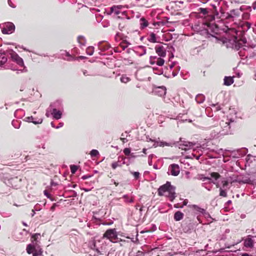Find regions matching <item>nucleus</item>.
<instances>
[{
    "instance_id": "nucleus-1",
    "label": "nucleus",
    "mask_w": 256,
    "mask_h": 256,
    "mask_svg": "<svg viewBox=\"0 0 256 256\" xmlns=\"http://www.w3.org/2000/svg\"><path fill=\"white\" fill-rule=\"evenodd\" d=\"M220 6L219 2L216 0L214 4L210 3L209 4V42H212L226 43L228 47L232 48L236 50H238L242 46L237 38V31L234 28H230L227 32L230 36L223 38L219 34V28L215 24H211L210 22L216 19L219 20L220 14L217 8Z\"/></svg>"
},
{
    "instance_id": "nucleus-2",
    "label": "nucleus",
    "mask_w": 256,
    "mask_h": 256,
    "mask_svg": "<svg viewBox=\"0 0 256 256\" xmlns=\"http://www.w3.org/2000/svg\"><path fill=\"white\" fill-rule=\"evenodd\" d=\"M158 194L160 196H165L171 201L176 198L175 187L172 186L170 182H167L166 184L160 186L158 190Z\"/></svg>"
},
{
    "instance_id": "nucleus-3",
    "label": "nucleus",
    "mask_w": 256,
    "mask_h": 256,
    "mask_svg": "<svg viewBox=\"0 0 256 256\" xmlns=\"http://www.w3.org/2000/svg\"><path fill=\"white\" fill-rule=\"evenodd\" d=\"M235 118H228L227 116L225 122L222 120L220 123L221 126L222 127V130L221 131L217 132H215L214 135H212V138H214L219 133H220L222 135L228 134H232L231 127L234 126L236 122Z\"/></svg>"
},
{
    "instance_id": "nucleus-4",
    "label": "nucleus",
    "mask_w": 256,
    "mask_h": 256,
    "mask_svg": "<svg viewBox=\"0 0 256 256\" xmlns=\"http://www.w3.org/2000/svg\"><path fill=\"white\" fill-rule=\"evenodd\" d=\"M193 28L200 35L207 38L208 37V20L202 19L194 25Z\"/></svg>"
},
{
    "instance_id": "nucleus-5",
    "label": "nucleus",
    "mask_w": 256,
    "mask_h": 256,
    "mask_svg": "<svg viewBox=\"0 0 256 256\" xmlns=\"http://www.w3.org/2000/svg\"><path fill=\"white\" fill-rule=\"evenodd\" d=\"M212 182L215 184L217 188H227L228 182L225 178H222L218 172H212L210 174V178H209V182Z\"/></svg>"
},
{
    "instance_id": "nucleus-6",
    "label": "nucleus",
    "mask_w": 256,
    "mask_h": 256,
    "mask_svg": "<svg viewBox=\"0 0 256 256\" xmlns=\"http://www.w3.org/2000/svg\"><path fill=\"white\" fill-rule=\"evenodd\" d=\"M0 28H2V32L4 34H10L12 33L15 30V26L10 22H6L0 24Z\"/></svg>"
},
{
    "instance_id": "nucleus-7",
    "label": "nucleus",
    "mask_w": 256,
    "mask_h": 256,
    "mask_svg": "<svg viewBox=\"0 0 256 256\" xmlns=\"http://www.w3.org/2000/svg\"><path fill=\"white\" fill-rule=\"evenodd\" d=\"M7 53L10 56L12 60L20 66L24 65L22 59L13 50H10L7 51Z\"/></svg>"
},
{
    "instance_id": "nucleus-8",
    "label": "nucleus",
    "mask_w": 256,
    "mask_h": 256,
    "mask_svg": "<svg viewBox=\"0 0 256 256\" xmlns=\"http://www.w3.org/2000/svg\"><path fill=\"white\" fill-rule=\"evenodd\" d=\"M103 237L106 238L113 242H114L118 238L115 229L108 230L104 234Z\"/></svg>"
},
{
    "instance_id": "nucleus-9",
    "label": "nucleus",
    "mask_w": 256,
    "mask_h": 256,
    "mask_svg": "<svg viewBox=\"0 0 256 256\" xmlns=\"http://www.w3.org/2000/svg\"><path fill=\"white\" fill-rule=\"evenodd\" d=\"M180 144H179V148L185 150L193 148L194 146L195 145V143L182 140V138H180Z\"/></svg>"
},
{
    "instance_id": "nucleus-10",
    "label": "nucleus",
    "mask_w": 256,
    "mask_h": 256,
    "mask_svg": "<svg viewBox=\"0 0 256 256\" xmlns=\"http://www.w3.org/2000/svg\"><path fill=\"white\" fill-rule=\"evenodd\" d=\"M168 172L170 174L177 176L180 172V168L178 164H172L169 166Z\"/></svg>"
},
{
    "instance_id": "nucleus-11",
    "label": "nucleus",
    "mask_w": 256,
    "mask_h": 256,
    "mask_svg": "<svg viewBox=\"0 0 256 256\" xmlns=\"http://www.w3.org/2000/svg\"><path fill=\"white\" fill-rule=\"evenodd\" d=\"M125 158L123 156H119L116 162H113L112 164V169L115 170L118 167H121L123 164H125Z\"/></svg>"
},
{
    "instance_id": "nucleus-12",
    "label": "nucleus",
    "mask_w": 256,
    "mask_h": 256,
    "mask_svg": "<svg viewBox=\"0 0 256 256\" xmlns=\"http://www.w3.org/2000/svg\"><path fill=\"white\" fill-rule=\"evenodd\" d=\"M150 62L152 64H156L158 66H162L164 64V60L162 58L151 56L150 58Z\"/></svg>"
},
{
    "instance_id": "nucleus-13",
    "label": "nucleus",
    "mask_w": 256,
    "mask_h": 256,
    "mask_svg": "<svg viewBox=\"0 0 256 256\" xmlns=\"http://www.w3.org/2000/svg\"><path fill=\"white\" fill-rule=\"evenodd\" d=\"M153 92L158 96H164L166 92V89L164 86H158L154 88Z\"/></svg>"
},
{
    "instance_id": "nucleus-14",
    "label": "nucleus",
    "mask_w": 256,
    "mask_h": 256,
    "mask_svg": "<svg viewBox=\"0 0 256 256\" xmlns=\"http://www.w3.org/2000/svg\"><path fill=\"white\" fill-rule=\"evenodd\" d=\"M146 48L142 46H138L134 48V52L138 56H142L146 54Z\"/></svg>"
},
{
    "instance_id": "nucleus-15",
    "label": "nucleus",
    "mask_w": 256,
    "mask_h": 256,
    "mask_svg": "<svg viewBox=\"0 0 256 256\" xmlns=\"http://www.w3.org/2000/svg\"><path fill=\"white\" fill-rule=\"evenodd\" d=\"M156 52L161 57H164L166 55L165 48L162 46H157L155 48Z\"/></svg>"
},
{
    "instance_id": "nucleus-16",
    "label": "nucleus",
    "mask_w": 256,
    "mask_h": 256,
    "mask_svg": "<svg viewBox=\"0 0 256 256\" xmlns=\"http://www.w3.org/2000/svg\"><path fill=\"white\" fill-rule=\"evenodd\" d=\"M188 206L196 214H204L205 212V210L204 208H200L196 205H188Z\"/></svg>"
},
{
    "instance_id": "nucleus-17",
    "label": "nucleus",
    "mask_w": 256,
    "mask_h": 256,
    "mask_svg": "<svg viewBox=\"0 0 256 256\" xmlns=\"http://www.w3.org/2000/svg\"><path fill=\"white\" fill-rule=\"evenodd\" d=\"M50 111L51 114L53 116L54 118L56 120H59L62 118V112L60 110H57L56 108H53Z\"/></svg>"
},
{
    "instance_id": "nucleus-18",
    "label": "nucleus",
    "mask_w": 256,
    "mask_h": 256,
    "mask_svg": "<svg viewBox=\"0 0 256 256\" xmlns=\"http://www.w3.org/2000/svg\"><path fill=\"white\" fill-rule=\"evenodd\" d=\"M242 8L240 9L232 10L228 14V17L230 18H236L238 17L240 14V12L242 11Z\"/></svg>"
},
{
    "instance_id": "nucleus-19",
    "label": "nucleus",
    "mask_w": 256,
    "mask_h": 256,
    "mask_svg": "<svg viewBox=\"0 0 256 256\" xmlns=\"http://www.w3.org/2000/svg\"><path fill=\"white\" fill-rule=\"evenodd\" d=\"M244 246L246 248H252L254 246V240L251 236H248L244 241Z\"/></svg>"
},
{
    "instance_id": "nucleus-20",
    "label": "nucleus",
    "mask_w": 256,
    "mask_h": 256,
    "mask_svg": "<svg viewBox=\"0 0 256 256\" xmlns=\"http://www.w3.org/2000/svg\"><path fill=\"white\" fill-rule=\"evenodd\" d=\"M122 6H114L110 8V13H113L116 15H118L120 14V9L122 8Z\"/></svg>"
},
{
    "instance_id": "nucleus-21",
    "label": "nucleus",
    "mask_w": 256,
    "mask_h": 256,
    "mask_svg": "<svg viewBox=\"0 0 256 256\" xmlns=\"http://www.w3.org/2000/svg\"><path fill=\"white\" fill-rule=\"evenodd\" d=\"M99 49L102 51H106L110 48V44L102 42H100L98 44Z\"/></svg>"
},
{
    "instance_id": "nucleus-22",
    "label": "nucleus",
    "mask_w": 256,
    "mask_h": 256,
    "mask_svg": "<svg viewBox=\"0 0 256 256\" xmlns=\"http://www.w3.org/2000/svg\"><path fill=\"white\" fill-rule=\"evenodd\" d=\"M220 156V152H215L214 150H210L209 149V159L218 158Z\"/></svg>"
},
{
    "instance_id": "nucleus-23",
    "label": "nucleus",
    "mask_w": 256,
    "mask_h": 256,
    "mask_svg": "<svg viewBox=\"0 0 256 256\" xmlns=\"http://www.w3.org/2000/svg\"><path fill=\"white\" fill-rule=\"evenodd\" d=\"M26 121L28 122H32L34 124H42L43 120L42 118H38V120H34V118L32 116H28L26 118Z\"/></svg>"
},
{
    "instance_id": "nucleus-24",
    "label": "nucleus",
    "mask_w": 256,
    "mask_h": 256,
    "mask_svg": "<svg viewBox=\"0 0 256 256\" xmlns=\"http://www.w3.org/2000/svg\"><path fill=\"white\" fill-rule=\"evenodd\" d=\"M246 150H237L238 154H236V152H233L234 157L240 158L244 156L246 154Z\"/></svg>"
},
{
    "instance_id": "nucleus-25",
    "label": "nucleus",
    "mask_w": 256,
    "mask_h": 256,
    "mask_svg": "<svg viewBox=\"0 0 256 256\" xmlns=\"http://www.w3.org/2000/svg\"><path fill=\"white\" fill-rule=\"evenodd\" d=\"M174 218L176 221H179L183 218L184 214L180 211H178L174 213Z\"/></svg>"
},
{
    "instance_id": "nucleus-26",
    "label": "nucleus",
    "mask_w": 256,
    "mask_h": 256,
    "mask_svg": "<svg viewBox=\"0 0 256 256\" xmlns=\"http://www.w3.org/2000/svg\"><path fill=\"white\" fill-rule=\"evenodd\" d=\"M224 84L226 86H230L234 82L233 77L225 76L224 78Z\"/></svg>"
},
{
    "instance_id": "nucleus-27",
    "label": "nucleus",
    "mask_w": 256,
    "mask_h": 256,
    "mask_svg": "<svg viewBox=\"0 0 256 256\" xmlns=\"http://www.w3.org/2000/svg\"><path fill=\"white\" fill-rule=\"evenodd\" d=\"M140 28L141 29H144L148 26V22L144 18H142L140 20Z\"/></svg>"
},
{
    "instance_id": "nucleus-28",
    "label": "nucleus",
    "mask_w": 256,
    "mask_h": 256,
    "mask_svg": "<svg viewBox=\"0 0 256 256\" xmlns=\"http://www.w3.org/2000/svg\"><path fill=\"white\" fill-rule=\"evenodd\" d=\"M158 146H162L164 147V146H172L173 145L175 144V142H167L163 141H158Z\"/></svg>"
},
{
    "instance_id": "nucleus-29",
    "label": "nucleus",
    "mask_w": 256,
    "mask_h": 256,
    "mask_svg": "<svg viewBox=\"0 0 256 256\" xmlns=\"http://www.w3.org/2000/svg\"><path fill=\"white\" fill-rule=\"evenodd\" d=\"M7 60L8 59L6 56V53H0V66L4 64Z\"/></svg>"
},
{
    "instance_id": "nucleus-30",
    "label": "nucleus",
    "mask_w": 256,
    "mask_h": 256,
    "mask_svg": "<svg viewBox=\"0 0 256 256\" xmlns=\"http://www.w3.org/2000/svg\"><path fill=\"white\" fill-rule=\"evenodd\" d=\"M124 200V202L126 203H132L134 202V198H130L128 194H124L122 197Z\"/></svg>"
},
{
    "instance_id": "nucleus-31",
    "label": "nucleus",
    "mask_w": 256,
    "mask_h": 256,
    "mask_svg": "<svg viewBox=\"0 0 256 256\" xmlns=\"http://www.w3.org/2000/svg\"><path fill=\"white\" fill-rule=\"evenodd\" d=\"M131 44L126 40H123L120 44V46L122 48V50H124L128 46Z\"/></svg>"
},
{
    "instance_id": "nucleus-32",
    "label": "nucleus",
    "mask_w": 256,
    "mask_h": 256,
    "mask_svg": "<svg viewBox=\"0 0 256 256\" xmlns=\"http://www.w3.org/2000/svg\"><path fill=\"white\" fill-rule=\"evenodd\" d=\"M204 100V96L203 94H198L196 97V100L198 104L202 103Z\"/></svg>"
},
{
    "instance_id": "nucleus-33",
    "label": "nucleus",
    "mask_w": 256,
    "mask_h": 256,
    "mask_svg": "<svg viewBox=\"0 0 256 256\" xmlns=\"http://www.w3.org/2000/svg\"><path fill=\"white\" fill-rule=\"evenodd\" d=\"M78 41L81 46H84L86 43V40L83 36H78Z\"/></svg>"
},
{
    "instance_id": "nucleus-34",
    "label": "nucleus",
    "mask_w": 256,
    "mask_h": 256,
    "mask_svg": "<svg viewBox=\"0 0 256 256\" xmlns=\"http://www.w3.org/2000/svg\"><path fill=\"white\" fill-rule=\"evenodd\" d=\"M148 39L151 42H156V34L153 32L150 34Z\"/></svg>"
},
{
    "instance_id": "nucleus-35",
    "label": "nucleus",
    "mask_w": 256,
    "mask_h": 256,
    "mask_svg": "<svg viewBox=\"0 0 256 256\" xmlns=\"http://www.w3.org/2000/svg\"><path fill=\"white\" fill-rule=\"evenodd\" d=\"M21 122L20 120H13L12 124L16 128H19L20 126Z\"/></svg>"
},
{
    "instance_id": "nucleus-36",
    "label": "nucleus",
    "mask_w": 256,
    "mask_h": 256,
    "mask_svg": "<svg viewBox=\"0 0 256 256\" xmlns=\"http://www.w3.org/2000/svg\"><path fill=\"white\" fill-rule=\"evenodd\" d=\"M90 248L94 250H96L98 254L100 252V250H98V248L96 246V242L94 240H92L90 243Z\"/></svg>"
},
{
    "instance_id": "nucleus-37",
    "label": "nucleus",
    "mask_w": 256,
    "mask_h": 256,
    "mask_svg": "<svg viewBox=\"0 0 256 256\" xmlns=\"http://www.w3.org/2000/svg\"><path fill=\"white\" fill-rule=\"evenodd\" d=\"M34 248H35V247L34 245H32V244H29L27 246V247H26V252L28 254H30L32 252Z\"/></svg>"
},
{
    "instance_id": "nucleus-38",
    "label": "nucleus",
    "mask_w": 256,
    "mask_h": 256,
    "mask_svg": "<svg viewBox=\"0 0 256 256\" xmlns=\"http://www.w3.org/2000/svg\"><path fill=\"white\" fill-rule=\"evenodd\" d=\"M120 80L122 82L127 83L130 80V78L126 75H122Z\"/></svg>"
},
{
    "instance_id": "nucleus-39",
    "label": "nucleus",
    "mask_w": 256,
    "mask_h": 256,
    "mask_svg": "<svg viewBox=\"0 0 256 256\" xmlns=\"http://www.w3.org/2000/svg\"><path fill=\"white\" fill-rule=\"evenodd\" d=\"M94 52V47L93 46H89L86 48V52L90 56L92 55Z\"/></svg>"
},
{
    "instance_id": "nucleus-40",
    "label": "nucleus",
    "mask_w": 256,
    "mask_h": 256,
    "mask_svg": "<svg viewBox=\"0 0 256 256\" xmlns=\"http://www.w3.org/2000/svg\"><path fill=\"white\" fill-rule=\"evenodd\" d=\"M197 178L199 180H202L203 181L208 180V178L206 176H204L202 174H198L197 176Z\"/></svg>"
},
{
    "instance_id": "nucleus-41",
    "label": "nucleus",
    "mask_w": 256,
    "mask_h": 256,
    "mask_svg": "<svg viewBox=\"0 0 256 256\" xmlns=\"http://www.w3.org/2000/svg\"><path fill=\"white\" fill-rule=\"evenodd\" d=\"M90 154L92 157L96 156L99 155V152L96 150H92L90 151Z\"/></svg>"
},
{
    "instance_id": "nucleus-42",
    "label": "nucleus",
    "mask_w": 256,
    "mask_h": 256,
    "mask_svg": "<svg viewBox=\"0 0 256 256\" xmlns=\"http://www.w3.org/2000/svg\"><path fill=\"white\" fill-rule=\"evenodd\" d=\"M70 171H71V172L72 174H75V172H76V170H78V166H75V165H71L70 166Z\"/></svg>"
},
{
    "instance_id": "nucleus-43",
    "label": "nucleus",
    "mask_w": 256,
    "mask_h": 256,
    "mask_svg": "<svg viewBox=\"0 0 256 256\" xmlns=\"http://www.w3.org/2000/svg\"><path fill=\"white\" fill-rule=\"evenodd\" d=\"M188 200H184V201L183 202V204L182 206H178V204H175L174 205V207L176 208H182L184 206H186L188 204Z\"/></svg>"
},
{
    "instance_id": "nucleus-44",
    "label": "nucleus",
    "mask_w": 256,
    "mask_h": 256,
    "mask_svg": "<svg viewBox=\"0 0 256 256\" xmlns=\"http://www.w3.org/2000/svg\"><path fill=\"white\" fill-rule=\"evenodd\" d=\"M40 236V234H35L32 235V238L34 239V241H36V244L37 242V240L39 238Z\"/></svg>"
},
{
    "instance_id": "nucleus-45",
    "label": "nucleus",
    "mask_w": 256,
    "mask_h": 256,
    "mask_svg": "<svg viewBox=\"0 0 256 256\" xmlns=\"http://www.w3.org/2000/svg\"><path fill=\"white\" fill-rule=\"evenodd\" d=\"M220 196H224V197H226V192L225 190H223L222 188V187L220 188Z\"/></svg>"
},
{
    "instance_id": "nucleus-46",
    "label": "nucleus",
    "mask_w": 256,
    "mask_h": 256,
    "mask_svg": "<svg viewBox=\"0 0 256 256\" xmlns=\"http://www.w3.org/2000/svg\"><path fill=\"white\" fill-rule=\"evenodd\" d=\"M123 152L124 154L126 156L130 154V148H125Z\"/></svg>"
},
{
    "instance_id": "nucleus-47",
    "label": "nucleus",
    "mask_w": 256,
    "mask_h": 256,
    "mask_svg": "<svg viewBox=\"0 0 256 256\" xmlns=\"http://www.w3.org/2000/svg\"><path fill=\"white\" fill-rule=\"evenodd\" d=\"M132 174H133L134 178L138 180L140 176V174L138 172H132Z\"/></svg>"
},
{
    "instance_id": "nucleus-48",
    "label": "nucleus",
    "mask_w": 256,
    "mask_h": 256,
    "mask_svg": "<svg viewBox=\"0 0 256 256\" xmlns=\"http://www.w3.org/2000/svg\"><path fill=\"white\" fill-rule=\"evenodd\" d=\"M154 156V154H152L148 156V163L149 165H152V159Z\"/></svg>"
},
{
    "instance_id": "nucleus-49",
    "label": "nucleus",
    "mask_w": 256,
    "mask_h": 256,
    "mask_svg": "<svg viewBox=\"0 0 256 256\" xmlns=\"http://www.w3.org/2000/svg\"><path fill=\"white\" fill-rule=\"evenodd\" d=\"M212 106L215 108V111H218L220 109V106L218 104H216V105L212 104Z\"/></svg>"
},
{
    "instance_id": "nucleus-50",
    "label": "nucleus",
    "mask_w": 256,
    "mask_h": 256,
    "mask_svg": "<svg viewBox=\"0 0 256 256\" xmlns=\"http://www.w3.org/2000/svg\"><path fill=\"white\" fill-rule=\"evenodd\" d=\"M135 256H145V254L142 252L138 250Z\"/></svg>"
},
{
    "instance_id": "nucleus-51",
    "label": "nucleus",
    "mask_w": 256,
    "mask_h": 256,
    "mask_svg": "<svg viewBox=\"0 0 256 256\" xmlns=\"http://www.w3.org/2000/svg\"><path fill=\"white\" fill-rule=\"evenodd\" d=\"M44 194L48 198L51 199L52 200H53L52 198H50V195L48 193V192L46 190L44 191Z\"/></svg>"
},
{
    "instance_id": "nucleus-52",
    "label": "nucleus",
    "mask_w": 256,
    "mask_h": 256,
    "mask_svg": "<svg viewBox=\"0 0 256 256\" xmlns=\"http://www.w3.org/2000/svg\"><path fill=\"white\" fill-rule=\"evenodd\" d=\"M8 4L9 6L13 8L16 7V6L12 2L11 0H8Z\"/></svg>"
},
{
    "instance_id": "nucleus-53",
    "label": "nucleus",
    "mask_w": 256,
    "mask_h": 256,
    "mask_svg": "<svg viewBox=\"0 0 256 256\" xmlns=\"http://www.w3.org/2000/svg\"><path fill=\"white\" fill-rule=\"evenodd\" d=\"M91 177V176L90 175H84V176H83L82 177V178L84 180H85Z\"/></svg>"
},
{
    "instance_id": "nucleus-54",
    "label": "nucleus",
    "mask_w": 256,
    "mask_h": 256,
    "mask_svg": "<svg viewBox=\"0 0 256 256\" xmlns=\"http://www.w3.org/2000/svg\"><path fill=\"white\" fill-rule=\"evenodd\" d=\"M56 206L57 204H54L50 208V210L52 211H54Z\"/></svg>"
},
{
    "instance_id": "nucleus-55",
    "label": "nucleus",
    "mask_w": 256,
    "mask_h": 256,
    "mask_svg": "<svg viewBox=\"0 0 256 256\" xmlns=\"http://www.w3.org/2000/svg\"><path fill=\"white\" fill-rule=\"evenodd\" d=\"M200 12H202L204 14H206V12H207L206 8H200Z\"/></svg>"
},
{
    "instance_id": "nucleus-56",
    "label": "nucleus",
    "mask_w": 256,
    "mask_h": 256,
    "mask_svg": "<svg viewBox=\"0 0 256 256\" xmlns=\"http://www.w3.org/2000/svg\"><path fill=\"white\" fill-rule=\"evenodd\" d=\"M114 50L116 52H121L122 50H119V48L118 47L114 48Z\"/></svg>"
},
{
    "instance_id": "nucleus-57",
    "label": "nucleus",
    "mask_w": 256,
    "mask_h": 256,
    "mask_svg": "<svg viewBox=\"0 0 256 256\" xmlns=\"http://www.w3.org/2000/svg\"><path fill=\"white\" fill-rule=\"evenodd\" d=\"M153 146L154 147V148H156L157 146H158V141H154V144H153Z\"/></svg>"
},
{
    "instance_id": "nucleus-58",
    "label": "nucleus",
    "mask_w": 256,
    "mask_h": 256,
    "mask_svg": "<svg viewBox=\"0 0 256 256\" xmlns=\"http://www.w3.org/2000/svg\"><path fill=\"white\" fill-rule=\"evenodd\" d=\"M246 26L247 27V28L249 29L250 28L251 24H250V22H246Z\"/></svg>"
},
{
    "instance_id": "nucleus-59",
    "label": "nucleus",
    "mask_w": 256,
    "mask_h": 256,
    "mask_svg": "<svg viewBox=\"0 0 256 256\" xmlns=\"http://www.w3.org/2000/svg\"><path fill=\"white\" fill-rule=\"evenodd\" d=\"M46 116H47V117H49L50 116V114L49 112V108L48 109L46 110Z\"/></svg>"
},
{
    "instance_id": "nucleus-60",
    "label": "nucleus",
    "mask_w": 256,
    "mask_h": 256,
    "mask_svg": "<svg viewBox=\"0 0 256 256\" xmlns=\"http://www.w3.org/2000/svg\"><path fill=\"white\" fill-rule=\"evenodd\" d=\"M252 7L254 10L256 9V1L252 4Z\"/></svg>"
},
{
    "instance_id": "nucleus-61",
    "label": "nucleus",
    "mask_w": 256,
    "mask_h": 256,
    "mask_svg": "<svg viewBox=\"0 0 256 256\" xmlns=\"http://www.w3.org/2000/svg\"><path fill=\"white\" fill-rule=\"evenodd\" d=\"M132 50H132V49H130V48H128V49H127V50H126V53H128V54H130V52H132Z\"/></svg>"
},
{
    "instance_id": "nucleus-62",
    "label": "nucleus",
    "mask_w": 256,
    "mask_h": 256,
    "mask_svg": "<svg viewBox=\"0 0 256 256\" xmlns=\"http://www.w3.org/2000/svg\"><path fill=\"white\" fill-rule=\"evenodd\" d=\"M111 182H114V184L116 185V186H118V183L116 182L114 180H112Z\"/></svg>"
},
{
    "instance_id": "nucleus-63",
    "label": "nucleus",
    "mask_w": 256,
    "mask_h": 256,
    "mask_svg": "<svg viewBox=\"0 0 256 256\" xmlns=\"http://www.w3.org/2000/svg\"><path fill=\"white\" fill-rule=\"evenodd\" d=\"M236 74L238 78H240L241 76L242 75V74L240 73V72H238Z\"/></svg>"
},
{
    "instance_id": "nucleus-64",
    "label": "nucleus",
    "mask_w": 256,
    "mask_h": 256,
    "mask_svg": "<svg viewBox=\"0 0 256 256\" xmlns=\"http://www.w3.org/2000/svg\"><path fill=\"white\" fill-rule=\"evenodd\" d=\"M241 256H249V254L247 253H244L242 254Z\"/></svg>"
}]
</instances>
